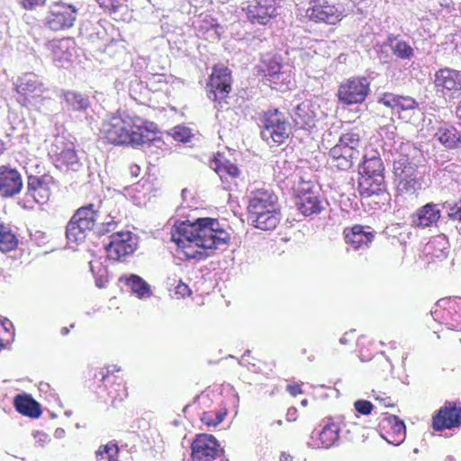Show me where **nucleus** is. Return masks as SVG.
Here are the masks:
<instances>
[{
  "mask_svg": "<svg viewBox=\"0 0 461 461\" xmlns=\"http://www.w3.org/2000/svg\"><path fill=\"white\" fill-rule=\"evenodd\" d=\"M306 15L315 23L336 24L341 20V12L325 0H313L306 10Z\"/></svg>",
  "mask_w": 461,
  "mask_h": 461,
  "instance_id": "24",
  "label": "nucleus"
},
{
  "mask_svg": "<svg viewBox=\"0 0 461 461\" xmlns=\"http://www.w3.org/2000/svg\"><path fill=\"white\" fill-rule=\"evenodd\" d=\"M286 390L293 396H296L297 394L302 393V390L299 384H288Z\"/></svg>",
  "mask_w": 461,
  "mask_h": 461,
  "instance_id": "58",
  "label": "nucleus"
},
{
  "mask_svg": "<svg viewBox=\"0 0 461 461\" xmlns=\"http://www.w3.org/2000/svg\"><path fill=\"white\" fill-rule=\"evenodd\" d=\"M23 8L32 10L38 6H41L46 0H19Z\"/></svg>",
  "mask_w": 461,
  "mask_h": 461,
  "instance_id": "54",
  "label": "nucleus"
},
{
  "mask_svg": "<svg viewBox=\"0 0 461 461\" xmlns=\"http://www.w3.org/2000/svg\"><path fill=\"white\" fill-rule=\"evenodd\" d=\"M440 206L446 210L447 216L461 221V201L459 203L446 202L443 204L428 203L416 211L411 216V222L417 227H430L441 218Z\"/></svg>",
  "mask_w": 461,
  "mask_h": 461,
  "instance_id": "10",
  "label": "nucleus"
},
{
  "mask_svg": "<svg viewBox=\"0 0 461 461\" xmlns=\"http://www.w3.org/2000/svg\"><path fill=\"white\" fill-rule=\"evenodd\" d=\"M212 167L222 181L223 179H227L228 176L235 178L240 174V169L235 164L230 162L220 155L215 157L212 161Z\"/></svg>",
  "mask_w": 461,
  "mask_h": 461,
  "instance_id": "37",
  "label": "nucleus"
},
{
  "mask_svg": "<svg viewBox=\"0 0 461 461\" xmlns=\"http://www.w3.org/2000/svg\"><path fill=\"white\" fill-rule=\"evenodd\" d=\"M438 307H448L447 315H450L451 329L461 326V297L442 298L437 302Z\"/></svg>",
  "mask_w": 461,
  "mask_h": 461,
  "instance_id": "35",
  "label": "nucleus"
},
{
  "mask_svg": "<svg viewBox=\"0 0 461 461\" xmlns=\"http://www.w3.org/2000/svg\"><path fill=\"white\" fill-rule=\"evenodd\" d=\"M230 234L218 219L204 217L194 221H185L176 223L172 230V240L180 245L184 240L195 243L200 248L211 250L221 249L228 245Z\"/></svg>",
  "mask_w": 461,
  "mask_h": 461,
  "instance_id": "2",
  "label": "nucleus"
},
{
  "mask_svg": "<svg viewBox=\"0 0 461 461\" xmlns=\"http://www.w3.org/2000/svg\"><path fill=\"white\" fill-rule=\"evenodd\" d=\"M375 399L377 401L382 402L384 404L385 407H392V406H393L390 402H387V400L389 399L387 397L377 396Z\"/></svg>",
  "mask_w": 461,
  "mask_h": 461,
  "instance_id": "63",
  "label": "nucleus"
},
{
  "mask_svg": "<svg viewBox=\"0 0 461 461\" xmlns=\"http://www.w3.org/2000/svg\"><path fill=\"white\" fill-rule=\"evenodd\" d=\"M397 192L398 194H413L418 190L421 189V183L418 177L405 178L397 181Z\"/></svg>",
  "mask_w": 461,
  "mask_h": 461,
  "instance_id": "40",
  "label": "nucleus"
},
{
  "mask_svg": "<svg viewBox=\"0 0 461 461\" xmlns=\"http://www.w3.org/2000/svg\"><path fill=\"white\" fill-rule=\"evenodd\" d=\"M231 71L229 68L223 65L215 66L206 86L208 98L221 104L231 90Z\"/></svg>",
  "mask_w": 461,
  "mask_h": 461,
  "instance_id": "16",
  "label": "nucleus"
},
{
  "mask_svg": "<svg viewBox=\"0 0 461 461\" xmlns=\"http://www.w3.org/2000/svg\"><path fill=\"white\" fill-rule=\"evenodd\" d=\"M32 435L36 440V443L41 447H43L46 443H48L50 440V436L42 431H35L33 432Z\"/></svg>",
  "mask_w": 461,
  "mask_h": 461,
  "instance_id": "55",
  "label": "nucleus"
},
{
  "mask_svg": "<svg viewBox=\"0 0 461 461\" xmlns=\"http://www.w3.org/2000/svg\"><path fill=\"white\" fill-rule=\"evenodd\" d=\"M119 281L128 286L139 299L149 298L152 294L150 285L136 274L121 276Z\"/></svg>",
  "mask_w": 461,
  "mask_h": 461,
  "instance_id": "33",
  "label": "nucleus"
},
{
  "mask_svg": "<svg viewBox=\"0 0 461 461\" xmlns=\"http://www.w3.org/2000/svg\"><path fill=\"white\" fill-rule=\"evenodd\" d=\"M257 75L275 85H288L291 77L290 71L284 69L281 56L270 52L262 55L260 64L257 66Z\"/></svg>",
  "mask_w": 461,
  "mask_h": 461,
  "instance_id": "14",
  "label": "nucleus"
},
{
  "mask_svg": "<svg viewBox=\"0 0 461 461\" xmlns=\"http://www.w3.org/2000/svg\"><path fill=\"white\" fill-rule=\"evenodd\" d=\"M14 336V332L12 321L8 319L0 321V351L13 341Z\"/></svg>",
  "mask_w": 461,
  "mask_h": 461,
  "instance_id": "42",
  "label": "nucleus"
},
{
  "mask_svg": "<svg viewBox=\"0 0 461 461\" xmlns=\"http://www.w3.org/2000/svg\"><path fill=\"white\" fill-rule=\"evenodd\" d=\"M23 187L21 173L9 165L0 166V196L11 198L20 194Z\"/></svg>",
  "mask_w": 461,
  "mask_h": 461,
  "instance_id": "25",
  "label": "nucleus"
},
{
  "mask_svg": "<svg viewBox=\"0 0 461 461\" xmlns=\"http://www.w3.org/2000/svg\"><path fill=\"white\" fill-rule=\"evenodd\" d=\"M320 104L313 100H305L296 105L290 113L294 130L310 131L316 126Z\"/></svg>",
  "mask_w": 461,
  "mask_h": 461,
  "instance_id": "18",
  "label": "nucleus"
},
{
  "mask_svg": "<svg viewBox=\"0 0 461 461\" xmlns=\"http://www.w3.org/2000/svg\"><path fill=\"white\" fill-rule=\"evenodd\" d=\"M259 122L262 127L261 138L268 144L272 141L275 144L280 145L291 134V123L277 108H270L265 111L259 117Z\"/></svg>",
  "mask_w": 461,
  "mask_h": 461,
  "instance_id": "7",
  "label": "nucleus"
},
{
  "mask_svg": "<svg viewBox=\"0 0 461 461\" xmlns=\"http://www.w3.org/2000/svg\"><path fill=\"white\" fill-rule=\"evenodd\" d=\"M296 409L294 407H291L288 409L286 417L288 421L295 420V414H296Z\"/></svg>",
  "mask_w": 461,
  "mask_h": 461,
  "instance_id": "59",
  "label": "nucleus"
},
{
  "mask_svg": "<svg viewBox=\"0 0 461 461\" xmlns=\"http://www.w3.org/2000/svg\"><path fill=\"white\" fill-rule=\"evenodd\" d=\"M220 451L218 440L211 434H198L191 444L193 461H213Z\"/></svg>",
  "mask_w": 461,
  "mask_h": 461,
  "instance_id": "19",
  "label": "nucleus"
},
{
  "mask_svg": "<svg viewBox=\"0 0 461 461\" xmlns=\"http://www.w3.org/2000/svg\"><path fill=\"white\" fill-rule=\"evenodd\" d=\"M18 240L15 235L5 225L0 224V250L8 252L17 247Z\"/></svg>",
  "mask_w": 461,
  "mask_h": 461,
  "instance_id": "39",
  "label": "nucleus"
},
{
  "mask_svg": "<svg viewBox=\"0 0 461 461\" xmlns=\"http://www.w3.org/2000/svg\"><path fill=\"white\" fill-rule=\"evenodd\" d=\"M226 415L227 410L225 408L219 411H204L201 416V420L208 427H216L224 420Z\"/></svg>",
  "mask_w": 461,
  "mask_h": 461,
  "instance_id": "41",
  "label": "nucleus"
},
{
  "mask_svg": "<svg viewBox=\"0 0 461 461\" xmlns=\"http://www.w3.org/2000/svg\"><path fill=\"white\" fill-rule=\"evenodd\" d=\"M61 98L64 108L79 120H85L89 125L95 121L93 101L86 94L76 90H62Z\"/></svg>",
  "mask_w": 461,
  "mask_h": 461,
  "instance_id": "13",
  "label": "nucleus"
},
{
  "mask_svg": "<svg viewBox=\"0 0 461 461\" xmlns=\"http://www.w3.org/2000/svg\"><path fill=\"white\" fill-rule=\"evenodd\" d=\"M100 220V204L89 203L79 207L67 224L66 237L68 240L80 243L86 240L90 231L97 236H103L114 230L117 227V222L110 215H107L102 222H99Z\"/></svg>",
  "mask_w": 461,
  "mask_h": 461,
  "instance_id": "3",
  "label": "nucleus"
},
{
  "mask_svg": "<svg viewBox=\"0 0 461 461\" xmlns=\"http://www.w3.org/2000/svg\"><path fill=\"white\" fill-rule=\"evenodd\" d=\"M360 138L357 133L347 132L339 137L338 143L329 151V163L331 167L341 171L350 169L359 160Z\"/></svg>",
  "mask_w": 461,
  "mask_h": 461,
  "instance_id": "6",
  "label": "nucleus"
},
{
  "mask_svg": "<svg viewBox=\"0 0 461 461\" xmlns=\"http://www.w3.org/2000/svg\"><path fill=\"white\" fill-rule=\"evenodd\" d=\"M380 426L382 429L385 430L388 434L387 437H384L387 442L392 445L398 446L406 437V427L403 420H400L396 415H389L384 417Z\"/></svg>",
  "mask_w": 461,
  "mask_h": 461,
  "instance_id": "29",
  "label": "nucleus"
},
{
  "mask_svg": "<svg viewBox=\"0 0 461 461\" xmlns=\"http://www.w3.org/2000/svg\"><path fill=\"white\" fill-rule=\"evenodd\" d=\"M96 459L98 461H102L104 459H106V455H104V452L102 451V446L99 447L97 451L95 452Z\"/></svg>",
  "mask_w": 461,
  "mask_h": 461,
  "instance_id": "61",
  "label": "nucleus"
},
{
  "mask_svg": "<svg viewBox=\"0 0 461 461\" xmlns=\"http://www.w3.org/2000/svg\"><path fill=\"white\" fill-rule=\"evenodd\" d=\"M172 135L177 141L187 142L190 139V131L185 127H175Z\"/></svg>",
  "mask_w": 461,
  "mask_h": 461,
  "instance_id": "52",
  "label": "nucleus"
},
{
  "mask_svg": "<svg viewBox=\"0 0 461 461\" xmlns=\"http://www.w3.org/2000/svg\"><path fill=\"white\" fill-rule=\"evenodd\" d=\"M178 246L183 248V254L187 260L203 261L213 255L211 250L200 248L195 243L187 242V240H184Z\"/></svg>",
  "mask_w": 461,
  "mask_h": 461,
  "instance_id": "38",
  "label": "nucleus"
},
{
  "mask_svg": "<svg viewBox=\"0 0 461 461\" xmlns=\"http://www.w3.org/2000/svg\"><path fill=\"white\" fill-rule=\"evenodd\" d=\"M419 108V103L411 96L401 95L397 113L414 111Z\"/></svg>",
  "mask_w": 461,
  "mask_h": 461,
  "instance_id": "49",
  "label": "nucleus"
},
{
  "mask_svg": "<svg viewBox=\"0 0 461 461\" xmlns=\"http://www.w3.org/2000/svg\"><path fill=\"white\" fill-rule=\"evenodd\" d=\"M384 47H389L392 53L402 60H411L414 57L413 48L400 35L389 34L386 41L380 47L381 52Z\"/></svg>",
  "mask_w": 461,
  "mask_h": 461,
  "instance_id": "31",
  "label": "nucleus"
},
{
  "mask_svg": "<svg viewBox=\"0 0 461 461\" xmlns=\"http://www.w3.org/2000/svg\"><path fill=\"white\" fill-rule=\"evenodd\" d=\"M14 407L17 412L32 419H37L41 415V406L28 393L17 394L14 398Z\"/></svg>",
  "mask_w": 461,
  "mask_h": 461,
  "instance_id": "32",
  "label": "nucleus"
},
{
  "mask_svg": "<svg viewBox=\"0 0 461 461\" xmlns=\"http://www.w3.org/2000/svg\"><path fill=\"white\" fill-rule=\"evenodd\" d=\"M148 92L147 86H144L140 79L135 77L131 80L129 84V95L133 100L142 102Z\"/></svg>",
  "mask_w": 461,
  "mask_h": 461,
  "instance_id": "43",
  "label": "nucleus"
},
{
  "mask_svg": "<svg viewBox=\"0 0 461 461\" xmlns=\"http://www.w3.org/2000/svg\"><path fill=\"white\" fill-rule=\"evenodd\" d=\"M401 95L393 93H384L379 98L378 103L391 108L397 113Z\"/></svg>",
  "mask_w": 461,
  "mask_h": 461,
  "instance_id": "47",
  "label": "nucleus"
},
{
  "mask_svg": "<svg viewBox=\"0 0 461 461\" xmlns=\"http://www.w3.org/2000/svg\"><path fill=\"white\" fill-rule=\"evenodd\" d=\"M221 28L220 24L213 18L208 16L203 20L202 23L197 27V31L200 33H208L209 36L214 39H220L219 30Z\"/></svg>",
  "mask_w": 461,
  "mask_h": 461,
  "instance_id": "44",
  "label": "nucleus"
},
{
  "mask_svg": "<svg viewBox=\"0 0 461 461\" xmlns=\"http://www.w3.org/2000/svg\"><path fill=\"white\" fill-rule=\"evenodd\" d=\"M98 387V391L96 393L98 394V397L102 399L104 402H107L109 399L111 400L112 405L115 406V402L118 401V399H113V396L115 395L114 389H112L111 384H108L107 387H104L102 383H95Z\"/></svg>",
  "mask_w": 461,
  "mask_h": 461,
  "instance_id": "48",
  "label": "nucleus"
},
{
  "mask_svg": "<svg viewBox=\"0 0 461 461\" xmlns=\"http://www.w3.org/2000/svg\"><path fill=\"white\" fill-rule=\"evenodd\" d=\"M65 436V430L61 428H58L54 431V437L56 438H62Z\"/></svg>",
  "mask_w": 461,
  "mask_h": 461,
  "instance_id": "62",
  "label": "nucleus"
},
{
  "mask_svg": "<svg viewBox=\"0 0 461 461\" xmlns=\"http://www.w3.org/2000/svg\"><path fill=\"white\" fill-rule=\"evenodd\" d=\"M396 127L394 124H389L381 128V135L389 140H393L396 135Z\"/></svg>",
  "mask_w": 461,
  "mask_h": 461,
  "instance_id": "53",
  "label": "nucleus"
},
{
  "mask_svg": "<svg viewBox=\"0 0 461 461\" xmlns=\"http://www.w3.org/2000/svg\"><path fill=\"white\" fill-rule=\"evenodd\" d=\"M277 0H250L242 9L252 23L266 25L276 17Z\"/></svg>",
  "mask_w": 461,
  "mask_h": 461,
  "instance_id": "22",
  "label": "nucleus"
},
{
  "mask_svg": "<svg viewBox=\"0 0 461 461\" xmlns=\"http://www.w3.org/2000/svg\"><path fill=\"white\" fill-rule=\"evenodd\" d=\"M354 407L358 413L362 415H368L371 413L374 405L367 400H357L355 402Z\"/></svg>",
  "mask_w": 461,
  "mask_h": 461,
  "instance_id": "51",
  "label": "nucleus"
},
{
  "mask_svg": "<svg viewBox=\"0 0 461 461\" xmlns=\"http://www.w3.org/2000/svg\"><path fill=\"white\" fill-rule=\"evenodd\" d=\"M433 429L436 431H443L461 426V408L447 402L433 417Z\"/></svg>",
  "mask_w": 461,
  "mask_h": 461,
  "instance_id": "26",
  "label": "nucleus"
},
{
  "mask_svg": "<svg viewBox=\"0 0 461 461\" xmlns=\"http://www.w3.org/2000/svg\"><path fill=\"white\" fill-rule=\"evenodd\" d=\"M384 172V166L380 157L364 156V160L359 164L357 180V190L361 197L376 196L379 201L375 203H382L389 201L390 194L386 192Z\"/></svg>",
  "mask_w": 461,
  "mask_h": 461,
  "instance_id": "5",
  "label": "nucleus"
},
{
  "mask_svg": "<svg viewBox=\"0 0 461 461\" xmlns=\"http://www.w3.org/2000/svg\"><path fill=\"white\" fill-rule=\"evenodd\" d=\"M370 92V81L367 77H353L341 84L338 90L340 103L350 105L362 104Z\"/></svg>",
  "mask_w": 461,
  "mask_h": 461,
  "instance_id": "15",
  "label": "nucleus"
},
{
  "mask_svg": "<svg viewBox=\"0 0 461 461\" xmlns=\"http://www.w3.org/2000/svg\"><path fill=\"white\" fill-rule=\"evenodd\" d=\"M292 456L285 452H283L280 456V461H292Z\"/></svg>",
  "mask_w": 461,
  "mask_h": 461,
  "instance_id": "64",
  "label": "nucleus"
},
{
  "mask_svg": "<svg viewBox=\"0 0 461 461\" xmlns=\"http://www.w3.org/2000/svg\"><path fill=\"white\" fill-rule=\"evenodd\" d=\"M373 366L382 373L388 374L393 371V365L390 359L383 353H378L371 358Z\"/></svg>",
  "mask_w": 461,
  "mask_h": 461,
  "instance_id": "46",
  "label": "nucleus"
},
{
  "mask_svg": "<svg viewBox=\"0 0 461 461\" xmlns=\"http://www.w3.org/2000/svg\"><path fill=\"white\" fill-rule=\"evenodd\" d=\"M120 367L117 366H109L104 368H96L94 371L93 380L95 383H102L104 387L111 384L112 389H114L115 395L113 399H118L122 402L128 395L127 388L121 376L114 375V372H119Z\"/></svg>",
  "mask_w": 461,
  "mask_h": 461,
  "instance_id": "23",
  "label": "nucleus"
},
{
  "mask_svg": "<svg viewBox=\"0 0 461 461\" xmlns=\"http://www.w3.org/2000/svg\"><path fill=\"white\" fill-rule=\"evenodd\" d=\"M109 240L104 248L111 259L123 260L137 249L136 237L129 230L116 231L110 235Z\"/></svg>",
  "mask_w": 461,
  "mask_h": 461,
  "instance_id": "17",
  "label": "nucleus"
},
{
  "mask_svg": "<svg viewBox=\"0 0 461 461\" xmlns=\"http://www.w3.org/2000/svg\"><path fill=\"white\" fill-rule=\"evenodd\" d=\"M434 138L447 150H452L456 154L461 152V134L457 129L452 125H440Z\"/></svg>",
  "mask_w": 461,
  "mask_h": 461,
  "instance_id": "30",
  "label": "nucleus"
},
{
  "mask_svg": "<svg viewBox=\"0 0 461 461\" xmlns=\"http://www.w3.org/2000/svg\"><path fill=\"white\" fill-rule=\"evenodd\" d=\"M102 451L104 452V455H106L107 461H117L116 457L119 453V447L116 443L111 441L105 445H103Z\"/></svg>",
  "mask_w": 461,
  "mask_h": 461,
  "instance_id": "50",
  "label": "nucleus"
},
{
  "mask_svg": "<svg viewBox=\"0 0 461 461\" xmlns=\"http://www.w3.org/2000/svg\"><path fill=\"white\" fill-rule=\"evenodd\" d=\"M15 88L19 95L18 102L23 105L36 104L46 98L44 95L49 91L42 79L34 73H25L19 77Z\"/></svg>",
  "mask_w": 461,
  "mask_h": 461,
  "instance_id": "12",
  "label": "nucleus"
},
{
  "mask_svg": "<svg viewBox=\"0 0 461 461\" xmlns=\"http://www.w3.org/2000/svg\"><path fill=\"white\" fill-rule=\"evenodd\" d=\"M79 13V7L64 1L53 2L44 18V25L53 32L65 31L74 26Z\"/></svg>",
  "mask_w": 461,
  "mask_h": 461,
  "instance_id": "9",
  "label": "nucleus"
},
{
  "mask_svg": "<svg viewBox=\"0 0 461 461\" xmlns=\"http://www.w3.org/2000/svg\"><path fill=\"white\" fill-rule=\"evenodd\" d=\"M176 294L185 298V296L191 295L192 291L186 284L180 281L176 287Z\"/></svg>",
  "mask_w": 461,
  "mask_h": 461,
  "instance_id": "56",
  "label": "nucleus"
},
{
  "mask_svg": "<svg viewBox=\"0 0 461 461\" xmlns=\"http://www.w3.org/2000/svg\"><path fill=\"white\" fill-rule=\"evenodd\" d=\"M340 427L338 423L330 420L324 421L320 430L314 429L311 435V440L307 442L309 447L329 449L339 446Z\"/></svg>",
  "mask_w": 461,
  "mask_h": 461,
  "instance_id": "21",
  "label": "nucleus"
},
{
  "mask_svg": "<svg viewBox=\"0 0 461 461\" xmlns=\"http://www.w3.org/2000/svg\"><path fill=\"white\" fill-rule=\"evenodd\" d=\"M156 125L127 112L108 115L100 128V138L113 145H140L150 141Z\"/></svg>",
  "mask_w": 461,
  "mask_h": 461,
  "instance_id": "1",
  "label": "nucleus"
},
{
  "mask_svg": "<svg viewBox=\"0 0 461 461\" xmlns=\"http://www.w3.org/2000/svg\"><path fill=\"white\" fill-rule=\"evenodd\" d=\"M50 196V191L43 185V182L38 176L30 175L27 179V192L23 199V207L32 209L34 203H45Z\"/></svg>",
  "mask_w": 461,
  "mask_h": 461,
  "instance_id": "27",
  "label": "nucleus"
},
{
  "mask_svg": "<svg viewBox=\"0 0 461 461\" xmlns=\"http://www.w3.org/2000/svg\"><path fill=\"white\" fill-rule=\"evenodd\" d=\"M101 8L110 14L118 15L126 9V5L121 3V0H96Z\"/></svg>",
  "mask_w": 461,
  "mask_h": 461,
  "instance_id": "45",
  "label": "nucleus"
},
{
  "mask_svg": "<svg viewBox=\"0 0 461 461\" xmlns=\"http://www.w3.org/2000/svg\"><path fill=\"white\" fill-rule=\"evenodd\" d=\"M428 253L431 254L433 258L444 259L449 252L448 239L446 235H437L433 237L426 245Z\"/></svg>",
  "mask_w": 461,
  "mask_h": 461,
  "instance_id": "36",
  "label": "nucleus"
},
{
  "mask_svg": "<svg viewBox=\"0 0 461 461\" xmlns=\"http://www.w3.org/2000/svg\"><path fill=\"white\" fill-rule=\"evenodd\" d=\"M436 94L447 102L459 101L457 109H461V71L443 68L434 74Z\"/></svg>",
  "mask_w": 461,
  "mask_h": 461,
  "instance_id": "8",
  "label": "nucleus"
},
{
  "mask_svg": "<svg viewBox=\"0 0 461 461\" xmlns=\"http://www.w3.org/2000/svg\"><path fill=\"white\" fill-rule=\"evenodd\" d=\"M417 166L410 161L406 155L399 154L397 158L393 159V173L396 181L416 177L418 176Z\"/></svg>",
  "mask_w": 461,
  "mask_h": 461,
  "instance_id": "34",
  "label": "nucleus"
},
{
  "mask_svg": "<svg viewBox=\"0 0 461 461\" xmlns=\"http://www.w3.org/2000/svg\"><path fill=\"white\" fill-rule=\"evenodd\" d=\"M298 211L305 217L319 214L324 210V203L318 187L307 185L298 190L295 202Z\"/></svg>",
  "mask_w": 461,
  "mask_h": 461,
  "instance_id": "20",
  "label": "nucleus"
},
{
  "mask_svg": "<svg viewBox=\"0 0 461 461\" xmlns=\"http://www.w3.org/2000/svg\"><path fill=\"white\" fill-rule=\"evenodd\" d=\"M431 314H432V316H433L435 321H438L439 322H441L439 321V318H442L445 321H447V318L443 314H441L440 311L435 310L434 312H431Z\"/></svg>",
  "mask_w": 461,
  "mask_h": 461,
  "instance_id": "60",
  "label": "nucleus"
},
{
  "mask_svg": "<svg viewBox=\"0 0 461 461\" xmlns=\"http://www.w3.org/2000/svg\"><path fill=\"white\" fill-rule=\"evenodd\" d=\"M49 156L54 166L59 170L79 172L85 167L74 144L68 143L62 139H56L51 144Z\"/></svg>",
  "mask_w": 461,
  "mask_h": 461,
  "instance_id": "11",
  "label": "nucleus"
},
{
  "mask_svg": "<svg viewBox=\"0 0 461 461\" xmlns=\"http://www.w3.org/2000/svg\"><path fill=\"white\" fill-rule=\"evenodd\" d=\"M374 238V231L369 226L354 225L349 230H345L346 242L355 250L367 249Z\"/></svg>",
  "mask_w": 461,
  "mask_h": 461,
  "instance_id": "28",
  "label": "nucleus"
},
{
  "mask_svg": "<svg viewBox=\"0 0 461 461\" xmlns=\"http://www.w3.org/2000/svg\"><path fill=\"white\" fill-rule=\"evenodd\" d=\"M40 177L42 180L43 185L47 189V191H50L51 185L55 184L54 177L49 174H44L42 176H40Z\"/></svg>",
  "mask_w": 461,
  "mask_h": 461,
  "instance_id": "57",
  "label": "nucleus"
},
{
  "mask_svg": "<svg viewBox=\"0 0 461 461\" xmlns=\"http://www.w3.org/2000/svg\"><path fill=\"white\" fill-rule=\"evenodd\" d=\"M277 200V195L271 189L252 191L247 207L249 222L263 230L276 229L281 220Z\"/></svg>",
  "mask_w": 461,
  "mask_h": 461,
  "instance_id": "4",
  "label": "nucleus"
}]
</instances>
